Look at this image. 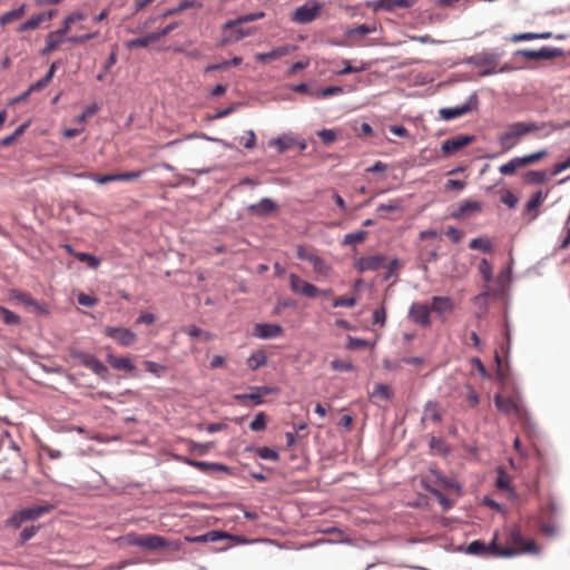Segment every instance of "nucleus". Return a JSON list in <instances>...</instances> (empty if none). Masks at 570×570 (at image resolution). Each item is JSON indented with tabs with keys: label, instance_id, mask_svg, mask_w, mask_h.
Segmentation results:
<instances>
[{
	"label": "nucleus",
	"instance_id": "nucleus-10",
	"mask_svg": "<svg viewBox=\"0 0 570 570\" xmlns=\"http://www.w3.org/2000/svg\"><path fill=\"white\" fill-rule=\"evenodd\" d=\"M409 318L423 327L431 326V308L428 304L414 302L409 309Z\"/></svg>",
	"mask_w": 570,
	"mask_h": 570
},
{
	"label": "nucleus",
	"instance_id": "nucleus-27",
	"mask_svg": "<svg viewBox=\"0 0 570 570\" xmlns=\"http://www.w3.org/2000/svg\"><path fill=\"white\" fill-rule=\"evenodd\" d=\"M499 58H500L499 53L480 52V53L469 57L466 59V63L472 65V66L497 65Z\"/></svg>",
	"mask_w": 570,
	"mask_h": 570
},
{
	"label": "nucleus",
	"instance_id": "nucleus-50",
	"mask_svg": "<svg viewBox=\"0 0 570 570\" xmlns=\"http://www.w3.org/2000/svg\"><path fill=\"white\" fill-rule=\"evenodd\" d=\"M479 272L487 283H490L492 281L493 268L488 259H485V258L481 259V262L479 264Z\"/></svg>",
	"mask_w": 570,
	"mask_h": 570
},
{
	"label": "nucleus",
	"instance_id": "nucleus-12",
	"mask_svg": "<svg viewBox=\"0 0 570 570\" xmlns=\"http://www.w3.org/2000/svg\"><path fill=\"white\" fill-rule=\"evenodd\" d=\"M289 287L293 293L309 298L315 297L320 293V289L315 285L302 279L298 275L294 273L289 274Z\"/></svg>",
	"mask_w": 570,
	"mask_h": 570
},
{
	"label": "nucleus",
	"instance_id": "nucleus-11",
	"mask_svg": "<svg viewBox=\"0 0 570 570\" xmlns=\"http://www.w3.org/2000/svg\"><path fill=\"white\" fill-rule=\"evenodd\" d=\"M129 542L136 547L148 549V550H160L167 548V541L165 538L156 534L138 535L135 534Z\"/></svg>",
	"mask_w": 570,
	"mask_h": 570
},
{
	"label": "nucleus",
	"instance_id": "nucleus-17",
	"mask_svg": "<svg viewBox=\"0 0 570 570\" xmlns=\"http://www.w3.org/2000/svg\"><path fill=\"white\" fill-rule=\"evenodd\" d=\"M181 462L185 464L196 468L199 471L204 473H214V472H226L230 473L232 469L225 464L217 463V462H205V461H197L188 458H183Z\"/></svg>",
	"mask_w": 570,
	"mask_h": 570
},
{
	"label": "nucleus",
	"instance_id": "nucleus-57",
	"mask_svg": "<svg viewBox=\"0 0 570 570\" xmlns=\"http://www.w3.org/2000/svg\"><path fill=\"white\" fill-rule=\"evenodd\" d=\"M368 346V341L364 338L347 336V345L348 350H361Z\"/></svg>",
	"mask_w": 570,
	"mask_h": 570
},
{
	"label": "nucleus",
	"instance_id": "nucleus-18",
	"mask_svg": "<svg viewBox=\"0 0 570 570\" xmlns=\"http://www.w3.org/2000/svg\"><path fill=\"white\" fill-rule=\"evenodd\" d=\"M494 403L498 410L505 414H515L518 417L522 419L525 414V410L515 402L511 397H502L501 395H495Z\"/></svg>",
	"mask_w": 570,
	"mask_h": 570
},
{
	"label": "nucleus",
	"instance_id": "nucleus-49",
	"mask_svg": "<svg viewBox=\"0 0 570 570\" xmlns=\"http://www.w3.org/2000/svg\"><path fill=\"white\" fill-rule=\"evenodd\" d=\"M249 429L255 432L264 431L266 429V414L264 412L257 413L250 422Z\"/></svg>",
	"mask_w": 570,
	"mask_h": 570
},
{
	"label": "nucleus",
	"instance_id": "nucleus-53",
	"mask_svg": "<svg viewBox=\"0 0 570 570\" xmlns=\"http://www.w3.org/2000/svg\"><path fill=\"white\" fill-rule=\"evenodd\" d=\"M0 315L2 316L3 322L8 325H16L20 323V317L3 306H0Z\"/></svg>",
	"mask_w": 570,
	"mask_h": 570
},
{
	"label": "nucleus",
	"instance_id": "nucleus-26",
	"mask_svg": "<svg viewBox=\"0 0 570 570\" xmlns=\"http://www.w3.org/2000/svg\"><path fill=\"white\" fill-rule=\"evenodd\" d=\"M53 509L52 504H38L32 507H27L21 509L22 518H24L26 521L30 520H37L41 515L50 512Z\"/></svg>",
	"mask_w": 570,
	"mask_h": 570
},
{
	"label": "nucleus",
	"instance_id": "nucleus-34",
	"mask_svg": "<svg viewBox=\"0 0 570 570\" xmlns=\"http://www.w3.org/2000/svg\"><path fill=\"white\" fill-rule=\"evenodd\" d=\"M246 363L250 370L256 371L267 364V355L263 350H258L250 354Z\"/></svg>",
	"mask_w": 570,
	"mask_h": 570
},
{
	"label": "nucleus",
	"instance_id": "nucleus-1",
	"mask_svg": "<svg viewBox=\"0 0 570 570\" xmlns=\"http://www.w3.org/2000/svg\"><path fill=\"white\" fill-rule=\"evenodd\" d=\"M547 127L550 128L549 132H551L558 128L556 125H553L551 122L550 124L524 122V121L513 122L508 127V129L504 132H502L499 136V142H500L502 149L510 150L518 145V142L520 141V139L523 136H525L530 132L543 130Z\"/></svg>",
	"mask_w": 570,
	"mask_h": 570
},
{
	"label": "nucleus",
	"instance_id": "nucleus-20",
	"mask_svg": "<svg viewBox=\"0 0 570 570\" xmlns=\"http://www.w3.org/2000/svg\"><path fill=\"white\" fill-rule=\"evenodd\" d=\"M385 257L383 255H372L360 257L355 261V267L358 272L377 271L384 265Z\"/></svg>",
	"mask_w": 570,
	"mask_h": 570
},
{
	"label": "nucleus",
	"instance_id": "nucleus-60",
	"mask_svg": "<svg viewBox=\"0 0 570 570\" xmlns=\"http://www.w3.org/2000/svg\"><path fill=\"white\" fill-rule=\"evenodd\" d=\"M386 323V309L384 306L376 308L373 312V324L384 326Z\"/></svg>",
	"mask_w": 570,
	"mask_h": 570
},
{
	"label": "nucleus",
	"instance_id": "nucleus-55",
	"mask_svg": "<svg viewBox=\"0 0 570 570\" xmlns=\"http://www.w3.org/2000/svg\"><path fill=\"white\" fill-rule=\"evenodd\" d=\"M402 209V200L401 199H392L386 204H380L376 210L380 212H397Z\"/></svg>",
	"mask_w": 570,
	"mask_h": 570
},
{
	"label": "nucleus",
	"instance_id": "nucleus-30",
	"mask_svg": "<svg viewBox=\"0 0 570 570\" xmlns=\"http://www.w3.org/2000/svg\"><path fill=\"white\" fill-rule=\"evenodd\" d=\"M108 363L112 366V368L117 371L132 372L135 370V365L131 360L127 356H115L109 354L107 356Z\"/></svg>",
	"mask_w": 570,
	"mask_h": 570
},
{
	"label": "nucleus",
	"instance_id": "nucleus-42",
	"mask_svg": "<svg viewBox=\"0 0 570 570\" xmlns=\"http://www.w3.org/2000/svg\"><path fill=\"white\" fill-rule=\"evenodd\" d=\"M29 127V122H24L22 125H20L11 135L9 136H6L3 137L1 140H0V146L1 147H4V146H10L14 142V140L20 137L24 131L26 129Z\"/></svg>",
	"mask_w": 570,
	"mask_h": 570
},
{
	"label": "nucleus",
	"instance_id": "nucleus-61",
	"mask_svg": "<svg viewBox=\"0 0 570 570\" xmlns=\"http://www.w3.org/2000/svg\"><path fill=\"white\" fill-rule=\"evenodd\" d=\"M343 94V88L340 86H330L326 88H323L316 92L317 97L326 98L335 95Z\"/></svg>",
	"mask_w": 570,
	"mask_h": 570
},
{
	"label": "nucleus",
	"instance_id": "nucleus-36",
	"mask_svg": "<svg viewBox=\"0 0 570 570\" xmlns=\"http://www.w3.org/2000/svg\"><path fill=\"white\" fill-rule=\"evenodd\" d=\"M523 180L529 185H541L548 180V176L543 170H528L523 174Z\"/></svg>",
	"mask_w": 570,
	"mask_h": 570
},
{
	"label": "nucleus",
	"instance_id": "nucleus-63",
	"mask_svg": "<svg viewBox=\"0 0 570 570\" xmlns=\"http://www.w3.org/2000/svg\"><path fill=\"white\" fill-rule=\"evenodd\" d=\"M26 522L24 518H22V513L19 510L18 512L13 513L8 520L7 525L12 527L13 529H19L22 523Z\"/></svg>",
	"mask_w": 570,
	"mask_h": 570
},
{
	"label": "nucleus",
	"instance_id": "nucleus-6",
	"mask_svg": "<svg viewBox=\"0 0 570 570\" xmlns=\"http://www.w3.org/2000/svg\"><path fill=\"white\" fill-rule=\"evenodd\" d=\"M186 541L191 543H206V542H217L219 540H230L236 543H244L246 540L240 535H234L219 530H210L204 534L195 535V537H186Z\"/></svg>",
	"mask_w": 570,
	"mask_h": 570
},
{
	"label": "nucleus",
	"instance_id": "nucleus-35",
	"mask_svg": "<svg viewBox=\"0 0 570 570\" xmlns=\"http://www.w3.org/2000/svg\"><path fill=\"white\" fill-rule=\"evenodd\" d=\"M552 38V32L544 31V32H523V33H517L511 37L512 42H520V41H529V40H537V39H550Z\"/></svg>",
	"mask_w": 570,
	"mask_h": 570
},
{
	"label": "nucleus",
	"instance_id": "nucleus-23",
	"mask_svg": "<svg viewBox=\"0 0 570 570\" xmlns=\"http://www.w3.org/2000/svg\"><path fill=\"white\" fill-rule=\"evenodd\" d=\"M376 31V24H360L355 28H350L345 31V38L355 45L360 39Z\"/></svg>",
	"mask_w": 570,
	"mask_h": 570
},
{
	"label": "nucleus",
	"instance_id": "nucleus-43",
	"mask_svg": "<svg viewBox=\"0 0 570 570\" xmlns=\"http://www.w3.org/2000/svg\"><path fill=\"white\" fill-rule=\"evenodd\" d=\"M519 161H520V158L514 157V158L510 159L507 164L501 165L499 168V171L502 175L511 176L517 171L518 168L522 167V165Z\"/></svg>",
	"mask_w": 570,
	"mask_h": 570
},
{
	"label": "nucleus",
	"instance_id": "nucleus-37",
	"mask_svg": "<svg viewBox=\"0 0 570 570\" xmlns=\"http://www.w3.org/2000/svg\"><path fill=\"white\" fill-rule=\"evenodd\" d=\"M26 11V4H21L17 9H12L10 11L4 12L0 16V26H6L14 20L20 19Z\"/></svg>",
	"mask_w": 570,
	"mask_h": 570
},
{
	"label": "nucleus",
	"instance_id": "nucleus-47",
	"mask_svg": "<svg viewBox=\"0 0 570 570\" xmlns=\"http://www.w3.org/2000/svg\"><path fill=\"white\" fill-rule=\"evenodd\" d=\"M256 453L263 460L276 462L279 459L277 451L268 446L257 448Z\"/></svg>",
	"mask_w": 570,
	"mask_h": 570
},
{
	"label": "nucleus",
	"instance_id": "nucleus-4",
	"mask_svg": "<svg viewBox=\"0 0 570 570\" xmlns=\"http://www.w3.org/2000/svg\"><path fill=\"white\" fill-rule=\"evenodd\" d=\"M515 57H524L532 60H552L564 56L561 48L542 47L539 50L519 49L514 52Z\"/></svg>",
	"mask_w": 570,
	"mask_h": 570
},
{
	"label": "nucleus",
	"instance_id": "nucleus-54",
	"mask_svg": "<svg viewBox=\"0 0 570 570\" xmlns=\"http://www.w3.org/2000/svg\"><path fill=\"white\" fill-rule=\"evenodd\" d=\"M495 485L498 489H501V490L510 489V476L502 468H500L498 470V478L495 481Z\"/></svg>",
	"mask_w": 570,
	"mask_h": 570
},
{
	"label": "nucleus",
	"instance_id": "nucleus-48",
	"mask_svg": "<svg viewBox=\"0 0 570 570\" xmlns=\"http://www.w3.org/2000/svg\"><path fill=\"white\" fill-rule=\"evenodd\" d=\"M469 247L471 249H480L484 253H488L491 250L492 245L488 238L478 237V238H473L470 242Z\"/></svg>",
	"mask_w": 570,
	"mask_h": 570
},
{
	"label": "nucleus",
	"instance_id": "nucleus-56",
	"mask_svg": "<svg viewBox=\"0 0 570 570\" xmlns=\"http://www.w3.org/2000/svg\"><path fill=\"white\" fill-rule=\"evenodd\" d=\"M39 530V525H30L26 527L21 532L19 537L20 544H24L27 541H29L31 538L36 535V533Z\"/></svg>",
	"mask_w": 570,
	"mask_h": 570
},
{
	"label": "nucleus",
	"instance_id": "nucleus-25",
	"mask_svg": "<svg viewBox=\"0 0 570 570\" xmlns=\"http://www.w3.org/2000/svg\"><path fill=\"white\" fill-rule=\"evenodd\" d=\"M549 190L543 193L542 190H538L534 193L531 198L524 205V212L531 213L530 220H534L539 216V207L542 205L544 199L548 197Z\"/></svg>",
	"mask_w": 570,
	"mask_h": 570
},
{
	"label": "nucleus",
	"instance_id": "nucleus-22",
	"mask_svg": "<svg viewBox=\"0 0 570 570\" xmlns=\"http://www.w3.org/2000/svg\"><path fill=\"white\" fill-rule=\"evenodd\" d=\"M225 31H229V33L223 38L222 45L237 42L246 37H249L256 32L255 28H245L243 24L233 27L230 29H224Z\"/></svg>",
	"mask_w": 570,
	"mask_h": 570
},
{
	"label": "nucleus",
	"instance_id": "nucleus-13",
	"mask_svg": "<svg viewBox=\"0 0 570 570\" xmlns=\"http://www.w3.org/2000/svg\"><path fill=\"white\" fill-rule=\"evenodd\" d=\"M144 174V170H137V171H128V173H118V174H108V175H95L89 174L86 175V177L90 178L91 180L96 181L97 184L105 185L111 181H118V180H136Z\"/></svg>",
	"mask_w": 570,
	"mask_h": 570
},
{
	"label": "nucleus",
	"instance_id": "nucleus-40",
	"mask_svg": "<svg viewBox=\"0 0 570 570\" xmlns=\"http://www.w3.org/2000/svg\"><path fill=\"white\" fill-rule=\"evenodd\" d=\"M151 42H156L153 32H150V33H148V35H146L144 37L131 39V40L127 41L126 42V48L127 49H134V48H139V47H147Z\"/></svg>",
	"mask_w": 570,
	"mask_h": 570
},
{
	"label": "nucleus",
	"instance_id": "nucleus-59",
	"mask_svg": "<svg viewBox=\"0 0 570 570\" xmlns=\"http://www.w3.org/2000/svg\"><path fill=\"white\" fill-rule=\"evenodd\" d=\"M11 297L27 307L31 306L35 301L29 294L19 291H13Z\"/></svg>",
	"mask_w": 570,
	"mask_h": 570
},
{
	"label": "nucleus",
	"instance_id": "nucleus-15",
	"mask_svg": "<svg viewBox=\"0 0 570 570\" xmlns=\"http://www.w3.org/2000/svg\"><path fill=\"white\" fill-rule=\"evenodd\" d=\"M278 205L268 197L262 198L258 203L250 204L246 207V210L257 217H268L275 213Z\"/></svg>",
	"mask_w": 570,
	"mask_h": 570
},
{
	"label": "nucleus",
	"instance_id": "nucleus-21",
	"mask_svg": "<svg viewBox=\"0 0 570 570\" xmlns=\"http://www.w3.org/2000/svg\"><path fill=\"white\" fill-rule=\"evenodd\" d=\"M415 3L414 0H374L373 9L392 12L396 9H407Z\"/></svg>",
	"mask_w": 570,
	"mask_h": 570
},
{
	"label": "nucleus",
	"instance_id": "nucleus-28",
	"mask_svg": "<svg viewBox=\"0 0 570 570\" xmlns=\"http://www.w3.org/2000/svg\"><path fill=\"white\" fill-rule=\"evenodd\" d=\"M65 35L59 33L58 30L51 31L46 36V46L41 49V55L46 56L51 53L58 48L60 43L65 41Z\"/></svg>",
	"mask_w": 570,
	"mask_h": 570
},
{
	"label": "nucleus",
	"instance_id": "nucleus-16",
	"mask_svg": "<svg viewBox=\"0 0 570 570\" xmlns=\"http://www.w3.org/2000/svg\"><path fill=\"white\" fill-rule=\"evenodd\" d=\"M509 541L515 547L519 553L538 554L539 549L534 540L527 541L519 530H512L509 534Z\"/></svg>",
	"mask_w": 570,
	"mask_h": 570
},
{
	"label": "nucleus",
	"instance_id": "nucleus-64",
	"mask_svg": "<svg viewBox=\"0 0 570 570\" xmlns=\"http://www.w3.org/2000/svg\"><path fill=\"white\" fill-rule=\"evenodd\" d=\"M501 202L512 209L518 205V197L512 191L508 190L502 195Z\"/></svg>",
	"mask_w": 570,
	"mask_h": 570
},
{
	"label": "nucleus",
	"instance_id": "nucleus-45",
	"mask_svg": "<svg viewBox=\"0 0 570 570\" xmlns=\"http://www.w3.org/2000/svg\"><path fill=\"white\" fill-rule=\"evenodd\" d=\"M372 396L389 401L392 399L393 394L387 385L377 383L373 389Z\"/></svg>",
	"mask_w": 570,
	"mask_h": 570
},
{
	"label": "nucleus",
	"instance_id": "nucleus-2",
	"mask_svg": "<svg viewBox=\"0 0 570 570\" xmlns=\"http://www.w3.org/2000/svg\"><path fill=\"white\" fill-rule=\"evenodd\" d=\"M70 355L72 358L77 360L81 365L91 370L99 377L104 380L107 379L109 374L108 367L94 354L75 350L71 351Z\"/></svg>",
	"mask_w": 570,
	"mask_h": 570
},
{
	"label": "nucleus",
	"instance_id": "nucleus-9",
	"mask_svg": "<svg viewBox=\"0 0 570 570\" xmlns=\"http://www.w3.org/2000/svg\"><path fill=\"white\" fill-rule=\"evenodd\" d=\"M297 257L302 261H307L313 265L316 273L327 275L331 271V266L320 257L313 249H308L304 246H297Z\"/></svg>",
	"mask_w": 570,
	"mask_h": 570
},
{
	"label": "nucleus",
	"instance_id": "nucleus-32",
	"mask_svg": "<svg viewBox=\"0 0 570 570\" xmlns=\"http://www.w3.org/2000/svg\"><path fill=\"white\" fill-rule=\"evenodd\" d=\"M482 209V205L476 200H464L460 204L459 208L452 214L453 218H461L468 213L480 212Z\"/></svg>",
	"mask_w": 570,
	"mask_h": 570
},
{
	"label": "nucleus",
	"instance_id": "nucleus-3",
	"mask_svg": "<svg viewBox=\"0 0 570 570\" xmlns=\"http://www.w3.org/2000/svg\"><path fill=\"white\" fill-rule=\"evenodd\" d=\"M478 106L479 98L476 92H473L472 95H470V97L463 105L456 107L442 108L440 109L439 112L443 120L450 121L455 118L462 117L473 110H476Z\"/></svg>",
	"mask_w": 570,
	"mask_h": 570
},
{
	"label": "nucleus",
	"instance_id": "nucleus-62",
	"mask_svg": "<svg viewBox=\"0 0 570 570\" xmlns=\"http://www.w3.org/2000/svg\"><path fill=\"white\" fill-rule=\"evenodd\" d=\"M357 301L355 297H344L340 296L334 299L333 306L334 307H354L356 305Z\"/></svg>",
	"mask_w": 570,
	"mask_h": 570
},
{
	"label": "nucleus",
	"instance_id": "nucleus-29",
	"mask_svg": "<svg viewBox=\"0 0 570 570\" xmlns=\"http://www.w3.org/2000/svg\"><path fill=\"white\" fill-rule=\"evenodd\" d=\"M454 305L452 299L449 296H433L431 303V312H435L438 314H443L446 312H451Z\"/></svg>",
	"mask_w": 570,
	"mask_h": 570
},
{
	"label": "nucleus",
	"instance_id": "nucleus-24",
	"mask_svg": "<svg viewBox=\"0 0 570 570\" xmlns=\"http://www.w3.org/2000/svg\"><path fill=\"white\" fill-rule=\"evenodd\" d=\"M295 49V47L293 46H279V47H276L274 48L273 50L268 51V52H258L255 55V60L256 61H259V62H266V61H271V60H276V59H279L284 56H287L289 55L293 50Z\"/></svg>",
	"mask_w": 570,
	"mask_h": 570
},
{
	"label": "nucleus",
	"instance_id": "nucleus-33",
	"mask_svg": "<svg viewBox=\"0 0 570 570\" xmlns=\"http://www.w3.org/2000/svg\"><path fill=\"white\" fill-rule=\"evenodd\" d=\"M295 145L296 138L286 134L269 141V146H275L279 153H284Z\"/></svg>",
	"mask_w": 570,
	"mask_h": 570
},
{
	"label": "nucleus",
	"instance_id": "nucleus-14",
	"mask_svg": "<svg viewBox=\"0 0 570 570\" xmlns=\"http://www.w3.org/2000/svg\"><path fill=\"white\" fill-rule=\"evenodd\" d=\"M475 140V137L473 135H456L454 137H451L449 139H445L441 145V151L444 155H450L452 153H455L466 145L473 142Z\"/></svg>",
	"mask_w": 570,
	"mask_h": 570
},
{
	"label": "nucleus",
	"instance_id": "nucleus-38",
	"mask_svg": "<svg viewBox=\"0 0 570 570\" xmlns=\"http://www.w3.org/2000/svg\"><path fill=\"white\" fill-rule=\"evenodd\" d=\"M243 61L242 57H234L230 60H224L219 63H213L205 67V72L216 71V70H224L229 67H236L239 66Z\"/></svg>",
	"mask_w": 570,
	"mask_h": 570
},
{
	"label": "nucleus",
	"instance_id": "nucleus-19",
	"mask_svg": "<svg viewBox=\"0 0 570 570\" xmlns=\"http://www.w3.org/2000/svg\"><path fill=\"white\" fill-rule=\"evenodd\" d=\"M283 334V327L273 323H258L255 325L253 335L261 340H272Z\"/></svg>",
	"mask_w": 570,
	"mask_h": 570
},
{
	"label": "nucleus",
	"instance_id": "nucleus-7",
	"mask_svg": "<svg viewBox=\"0 0 570 570\" xmlns=\"http://www.w3.org/2000/svg\"><path fill=\"white\" fill-rule=\"evenodd\" d=\"M323 3L320 2H306L305 4L296 8L293 13V21L305 24L314 21L321 13Z\"/></svg>",
	"mask_w": 570,
	"mask_h": 570
},
{
	"label": "nucleus",
	"instance_id": "nucleus-39",
	"mask_svg": "<svg viewBox=\"0 0 570 570\" xmlns=\"http://www.w3.org/2000/svg\"><path fill=\"white\" fill-rule=\"evenodd\" d=\"M85 19V14L82 12H72L71 14L67 16L63 21H62V24L59 29H57L59 31V33H62V35H67V32L70 30V27L72 26L73 22L76 21H79V20H83Z\"/></svg>",
	"mask_w": 570,
	"mask_h": 570
},
{
	"label": "nucleus",
	"instance_id": "nucleus-58",
	"mask_svg": "<svg viewBox=\"0 0 570 570\" xmlns=\"http://www.w3.org/2000/svg\"><path fill=\"white\" fill-rule=\"evenodd\" d=\"M468 552L480 556L487 552V544L480 540H474L468 546Z\"/></svg>",
	"mask_w": 570,
	"mask_h": 570
},
{
	"label": "nucleus",
	"instance_id": "nucleus-5",
	"mask_svg": "<svg viewBox=\"0 0 570 570\" xmlns=\"http://www.w3.org/2000/svg\"><path fill=\"white\" fill-rule=\"evenodd\" d=\"M104 334L124 347H129L137 342V334L127 327L107 326Z\"/></svg>",
	"mask_w": 570,
	"mask_h": 570
},
{
	"label": "nucleus",
	"instance_id": "nucleus-52",
	"mask_svg": "<svg viewBox=\"0 0 570 570\" xmlns=\"http://www.w3.org/2000/svg\"><path fill=\"white\" fill-rule=\"evenodd\" d=\"M75 257H76L79 262H86V263H88V265H89L91 268H97V267L100 265V259H99V258H97L96 256L91 255V254H88V253L78 252L77 254H75Z\"/></svg>",
	"mask_w": 570,
	"mask_h": 570
},
{
	"label": "nucleus",
	"instance_id": "nucleus-41",
	"mask_svg": "<svg viewBox=\"0 0 570 570\" xmlns=\"http://www.w3.org/2000/svg\"><path fill=\"white\" fill-rule=\"evenodd\" d=\"M367 233L365 230H356L354 233H348L344 236L342 240V245H355L363 243L366 238Z\"/></svg>",
	"mask_w": 570,
	"mask_h": 570
},
{
	"label": "nucleus",
	"instance_id": "nucleus-44",
	"mask_svg": "<svg viewBox=\"0 0 570 570\" xmlns=\"http://www.w3.org/2000/svg\"><path fill=\"white\" fill-rule=\"evenodd\" d=\"M331 367L336 372H352L355 368L351 360L341 358L333 360L331 362Z\"/></svg>",
	"mask_w": 570,
	"mask_h": 570
},
{
	"label": "nucleus",
	"instance_id": "nucleus-8",
	"mask_svg": "<svg viewBox=\"0 0 570 570\" xmlns=\"http://www.w3.org/2000/svg\"><path fill=\"white\" fill-rule=\"evenodd\" d=\"M250 393L235 394L234 399L243 404L252 401L254 405L264 403V396L276 392V389L267 385L250 386Z\"/></svg>",
	"mask_w": 570,
	"mask_h": 570
},
{
	"label": "nucleus",
	"instance_id": "nucleus-46",
	"mask_svg": "<svg viewBox=\"0 0 570 570\" xmlns=\"http://www.w3.org/2000/svg\"><path fill=\"white\" fill-rule=\"evenodd\" d=\"M546 155H547V151L544 149H542L537 153L519 157L520 158L519 163L522 165V167L530 166V165L535 164L537 161L541 160Z\"/></svg>",
	"mask_w": 570,
	"mask_h": 570
},
{
	"label": "nucleus",
	"instance_id": "nucleus-51",
	"mask_svg": "<svg viewBox=\"0 0 570 570\" xmlns=\"http://www.w3.org/2000/svg\"><path fill=\"white\" fill-rule=\"evenodd\" d=\"M144 365L147 372L155 374L158 377L161 376L167 371V367L165 365L154 361H145Z\"/></svg>",
	"mask_w": 570,
	"mask_h": 570
},
{
	"label": "nucleus",
	"instance_id": "nucleus-31",
	"mask_svg": "<svg viewBox=\"0 0 570 570\" xmlns=\"http://www.w3.org/2000/svg\"><path fill=\"white\" fill-rule=\"evenodd\" d=\"M265 16L263 11L252 12L247 14L239 16L234 20H228L223 24V29H230L233 27H237L247 22L256 21L262 19Z\"/></svg>",
	"mask_w": 570,
	"mask_h": 570
}]
</instances>
